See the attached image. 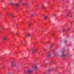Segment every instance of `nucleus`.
<instances>
[{
  "label": "nucleus",
  "instance_id": "20e7f679",
  "mask_svg": "<svg viewBox=\"0 0 74 74\" xmlns=\"http://www.w3.org/2000/svg\"><path fill=\"white\" fill-rule=\"evenodd\" d=\"M25 74H32L33 73V71H32L30 69H28L27 71H25Z\"/></svg>",
  "mask_w": 74,
  "mask_h": 74
},
{
  "label": "nucleus",
  "instance_id": "9b49d317",
  "mask_svg": "<svg viewBox=\"0 0 74 74\" xmlns=\"http://www.w3.org/2000/svg\"><path fill=\"white\" fill-rule=\"evenodd\" d=\"M47 56L48 57H50V56H51V54L48 53L47 54Z\"/></svg>",
  "mask_w": 74,
  "mask_h": 74
},
{
  "label": "nucleus",
  "instance_id": "423d86ee",
  "mask_svg": "<svg viewBox=\"0 0 74 74\" xmlns=\"http://www.w3.org/2000/svg\"><path fill=\"white\" fill-rule=\"evenodd\" d=\"M33 68L34 70H37V69H38V66H34L33 67Z\"/></svg>",
  "mask_w": 74,
  "mask_h": 74
},
{
  "label": "nucleus",
  "instance_id": "4c0bfd02",
  "mask_svg": "<svg viewBox=\"0 0 74 74\" xmlns=\"http://www.w3.org/2000/svg\"><path fill=\"white\" fill-rule=\"evenodd\" d=\"M52 6V5H51Z\"/></svg>",
  "mask_w": 74,
  "mask_h": 74
},
{
  "label": "nucleus",
  "instance_id": "a878e982",
  "mask_svg": "<svg viewBox=\"0 0 74 74\" xmlns=\"http://www.w3.org/2000/svg\"><path fill=\"white\" fill-rule=\"evenodd\" d=\"M51 9H52V8H51Z\"/></svg>",
  "mask_w": 74,
  "mask_h": 74
},
{
  "label": "nucleus",
  "instance_id": "f704fd0d",
  "mask_svg": "<svg viewBox=\"0 0 74 74\" xmlns=\"http://www.w3.org/2000/svg\"><path fill=\"white\" fill-rule=\"evenodd\" d=\"M61 16H62V15H61Z\"/></svg>",
  "mask_w": 74,
  "mask_h": 74
},
{
  "label": "nucleus",
  "instance_id": "c85d7f7f",
  "mask_svg": "<svg viewBox=\"0 0 74 74\" xmlns=\"http://www.w3.org/2000/svg\"><path fill=\"white\" fill-rule=\"evenodd\" d=\"M53 36H54V34H53Z\"/></svg>",
  "mask_w": 74,
  "mask_h": 74
},
{
  "label": "nucleus",
  "instance_id": "c9c22d12",
  "mask_svg": "<svg viewBox=\"0 0 74 74\" xmlns=\"http://www.w3.org/2000/svg\"><path fill=\"white\" fill-rule=\"evenodd\" d=\"M0 32H1V31H0Z\"/></svg>",
  "mask_w": 74,
  "mask_h": 74
},
{
  "label": "nucleus",
  "instance_id": "bb28decb",
  "mask_svg": "<svg viewBox=\"0 0 74 74\" xmlns=\"http://www.w3.org/2000/svg\"><path fill=\"white\" fill-rule=\"evenodd\" d=\"M61 69H63V67H61Z\"/></svg>",
  "mask_w": 74,
  "mask_h": 74
},
{
  "label": "nucleus",
  "instance_id": "4be33fe9",
  "mask_svg": "<svg viewBox=\"0 0 74 74\" xmlns=\"http://www.w3.org/2000/svg\"><path fill=\"white\" fill-rule=\"evenodd\" d=\"M70 64V62L68 63V66H69Z\"/></svg>",
  "mask_w": 74,
  "mask_h": 74
},
{
  "label": "nucleus",
  "instance_id": "7c9ffc66",
  "mask_svg": "<svg viewBox=\"0 0 74 74\" xmlns=\"http://www.w3.org/2000/svg\"><path fill=\"white\" fill-rule=\"evenodd\" d=\"M23 29H24V28Z\"/></svg>",
  "mask_w": 74,
  "mask_h": 74
},
{
  "label": "nucleus",
  "instance_id": "f3484780",
  "mask_svg": "<svg viewBox=\"0 0 74 74\" xmlns=\"http://www.w3.org/2000/svg\"><path fill=\"white\" fill-rule=\"evenodd\" d=\"M66 16H67V17H69V14L68 13L67 15H66Z\"/></svg>",
  "mask_w": 74,
  "mask_h": 74
},
{
  "label": "nucleus",
  "instance_id": "5701e85b",
  "mask_svg": "<svg viewBox=\"0 0 74 74\" xmlns=\"http://www.w3.org/2000/svg\"><path fill=\"white\" fill-rule=\"evenodd\" d=\"M19 1H22V0H19Z\"/></svg>",
  "mask_w": 74,
  "mask_h": 74
},
{
  "label": "nucleus",
  "instance_id": "1a4fd4ad",
  "mask_svg": "<svg viewBox=\"0 0 74 74\" xmlns=\"http://www.w3.org/2000/svg\"><path fill=\"white\" fill-rule=\"evenodd\" d=\"M37 51V50L36 49H33L32 50V53H33L34 52H36Z\"/></svg>",
  "mask_w": 74,
  "mask_h": 74
},
{
  "label": "nucleus",
  "instance_id": "dca6fc26",
  "mask_svg": "<svg viewBox=\"0 0 74 74\" xmlns=\"http://www.w3.org/2000/svg\"><path fill=\"white\" fill-rule=\"evenodd\" d=\"M71 28H69L68 29V30H71Z\"/></svg>",
  "mask_w": 74,
  "mask_h": 74
},
{
  "label": "nucleus",
  "instance_id": "c756f323",
  "mask_svg": "<svg viewBox=\"0 0 74 74\" xmlns=\"http://www.w3.org/2000/svg\"><path fill=\"white\" fill-rule=\"evenodd\" d=\"M54 69V68L53 69Z\"/></svg>",
  "mask_w": 74,
  "mask_h": 74
},
{
  "label": "nucleus",
  "instance_id": "e433bc0d",
  "mask_svg": "<svg viewBox=\"0 0 74 74\" xmlns=\"http://www.w3.org/2000/svg\"><path fill=\"white\" fill-rule=\"evenodd\" d=\"M73 51H74V49H73Z\"/></svg>",
  "mask_w": 74,
  "mask_h": 74
},
{
  "label": "nucleus",
  "instance_id": "a211bd4d",
  "mask_svg": "<svg viewBox=\"0 0 74 74\" xmlns=\"http://www.w3.org/2000/svg\"><path fill=\"white\" fill-rule=\"evenodd\" d=\"M26 36H30V34H27L26 35Z\"/></svg>",
  "mask_w": 74,
  "mask_h": 74
},
{
  "label": "nucleus",
  "instance_id": "473e14b6",
  "mask_svg": "<svg viewBox=\"0 0 74 74\" xmlns=\"http://www.w3.org/2000/svg\"><path fill=\"white\" fill-rule=\"evenodd\" d=\"M41 42H42L41 41Z\"/></svg>",
  "mask_w": 74,
  "mask_h": 74
},
{
  "label": "nucleus",
  "instance_id": "aec40b11",
  "mask_svg": "<svg viewBox=\"0 0 74 74\" xmlns=\"http://www.w3.org/2000/svg\"><path fill=\"white\" fill-rule=\"evenodd\" d=\"M3 40H5V39H6V38H3Z\"/></svg>",
  "mask_w": 74,
  "mask_h": 74
},
{
  "label": "nucleus",
  "instance_id": "ddd939ff",
  "mask_svg": "<svg viewBox=\"0 0 74 74\" xmlns=\"http://www.w3.org/2000/svg\"><path fill=\"white\" fill-rule=\"evenodd\" d=\"M42 8H45V6L44 5H42Z\"/></svg>",
  "mask_w": 74,
  "mask_h": 74
},
{
  "label": "nucleus",
  "instance_id": "393cba45",
  "mask_svg": "<svg viewBox=\"0 0 74 74\" xmlns=\"http://www.w3.org/2000/svg\"><path fill=\"white\" fill-rule=\"evenodd\" d=\"M10 32V33H13L12 32Z\"/></svg>",
  "mask_w": 74,
  "mask_h": 74
},
{
  "label": "nucleus",
  "instance_id": "f8f14e48",
  "mask_svg": "<svg viewBox=\"0 0 74 74\" xmlns=\"http://www.w3.org/2000/svg\"><path fill=\"white\" fill-rule=\"evenodd\" d=\"M52 45H50V47H49L50 49H52Z\"/></svg>",
  "mask_w": 74,
  "mask_h": 74
},
{
  "label": "nucleus",
  "instance_id": "2eb2a0df",
  "mask_svg": "<svg viewBox=\"0 0 74 74\" xmlns=\"http://www.w3.org/2000/svg\"><path fill=\"white\" fill-rule=\"evenodd\" d=\"M44 17L45 19H46L48 18V16H44Z\"/></svg>",
  "mask_w": 74,
  "mask_h": 74
},
{
  "label": "nucleus",
  "instance_id": "9d476101",
  "mask_svg": "<svg viewBox=\"0 0 74 74\" xmlns=\"http://www.w3.org/2000/svg\"><path fill=\"white\" fill-rule=\"evenodd\" d=\"M67 41H68V40H64V42L65 43V44H66L67 42Z\"/></svg>",
  "mask_w": 74,
  "mask_h": 74
},
{
  "label": "nucleus",
  "instance_id": "7ed1b4c3",
  "mask_svg": "<svg viewBox=\"0 0 74 74\" xmlns=\"http://www.w3.org/2000/svg\"><path fill=\"white\" fill-rule=\"evenodd\" d=\"M51 52H52V53L54 54L55 57H56V56H58L59 55V52L55 53V50L54 49H52Z\"/></svg>",
  "mask_w": 74,
  "mask_h": 74
},
{
  "label": "nucleus",
  "instance_id": "b1692460",
  "mask_svg": "<svg viewBox=\"0 0 74 74\" xmlns=\"http://www.w3.org/2000/svg\"><path fill=\"white\" fill-rule=\"evenodd\" d=\"M31 25L30 24H28V25Z\"/></svg>",
  "mask_w": 74,
  "mask_h": 74
},
{
  "label": "nucleus",
  "instance_id": "f257e3e1",
  "mask_svg": "<svg viewBox=\"0 0 74 74\" xmlns=\"http://www.w3.org/2000/svg\"><path fill=\"white\" fill-rule=\"evenodd\" d=\"M19 3L16 4H14L12 2V1H10L9 4H11L14 8H17L19 6Z\"/></svg>",
  "mask_w": 74,
  "mask_h": 74
},
{
  "label": "nucleus",
  "instance_id": "6ab92c4d",
  "mask_svg": "<svg viewBox=\"0 0 74 74\" xmlns=\"http://www.w3.org/2000/svg\"><path fill=\"white\" fill-rule=\"evenodd\" d=\"M52 69H49V71H52Z\"/></svg>",
  "mask_w": 74,
  "mask_h": 74
},
{
  "label": "nucleus",
  "instance_id": "72a5a7b5",
  "mask_svg": "<svg viewBox=\"0 0 74 74\" xmlns=\"http://www.w3.org/2000/svg\"><path fill=\"white\" fill-rule=\"evenodd\" d=\"M43 21H44V19H43Z\"/></svg>",
  "mask_w": 74,
  "mask_h": 74
},
{
  "label": "nucleus",
  "instance_id": "412c9836",
  "mask_svg": "<svg viewBox=\"0 0 74 74\" xmlns=\"http://www.w3.org/2000/svg\"><path fill=\"white\" fill-rule=\"evenodd\" d=\"M16 34H17V35H18V37H19V34H18V33H16Z\"/></svg>",
  "mask_w": 74,
  "mask_h": 74
},
{
  "label": "nucleus",
  "instance_id": "0eeeda50",
  "mask_svg": "<svg viewBox=\"0 0 74 74\" xmlns=\"http://www.w3.org/2000/svg\"><path fill=\"white\" fill-rule=\"evenodd\" d=\"M8 16L9 18H11H11H12V17H13V16L11 15V14H8Z\"/></svg>",
  "mask_w": 74,
  "mask_h": 74
},
{
  "label": "nucleus",
  "instance_id": "cd10ccee",
  "mask_svg": "<svg viewBox=\"0 0 74 74\" xmlns=\"http://www.w3.org/2000/svg\"><path fill=\"white\" fill-rule=\"evenodd\" d=\"M32 16H33V15H32Z\"/></svg>",
  "mask_w": 74,
  "mask_h": 74
},
{
  "label": "nucleus",
  "instance_id": "39448f33",
  "mask_svg": "<svg viewBox=\"0 0 74 74\" xmlns=\"http://www.w3.org/2000/svg\"><path fill=\"white\" fill-rule=\"evenodd\" d=\"M16 62L15 61H12L11 62V65L13 67H15V66H16Z\"/></svg>",
  "mask_w": 74,
  "mask_h": 74
},
{
  "label": "nucleus",
  "instance_id": "4468645a",
  "mask_svg": "<svg viewBox=\"0 0 74 74\" xmlns=\"http://www.w3.org/2000/svg\"><path fill=\"white\" fill-rule=\"evenodd\" d=\"M65 31H66V29H64L63 30H62V32H63V33L64 32H65Z\"/></svg>",
  "mask_w": 74,
  "mask_h": 74
},
{
  "label": "nucleus",
  "instance_id": "6e6552de",
  "mask_svg": "<svg viewBox=\"0 0 74 74\" xmlns=\"http://www.w3.org/2000/svg\"><path fill=\"white\" fill-rule=\"evenodd\" d=\"M22 4L23 6H26L27 5L26 3H23Z\"/></svg>",
  "mask_w": 74,
  "mask_h": 74
},
{
  "label": "nucleus",
  "instance_id": "2f4dec72",
  "mask_svg": "<svg viewBox=\"0 0 74 74\" xmlns=\"http://www.w3.org/2000/svg\"><path fill=\"white\" fill-rule=\"evenodd\" d=\"M53 61H51V62H52Z\"/></svg>",
  "mask_w": 74,
  "mask_h": 74
},
{
  "label": "nucleus",
  "instance_id": "f03ea898",
  "mask_svg": "<svg viewBox=\"0 0 74 74\" xmlns=\"http://www.w3.org/2000/svg\"><path fill=\"white\" fill-rule=\"evenodd\" d=\"M64 52H65V50H62V58L63 60H64L66 59V58L67 56V54L64 53Z\"/></svg>",
  "mask_w": 74,
  "mask_h": 74
}]
</instances>
